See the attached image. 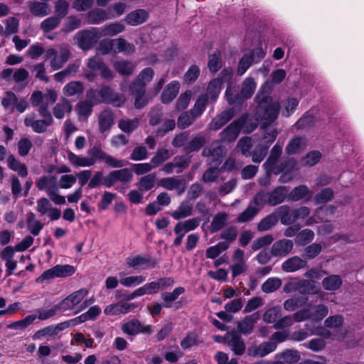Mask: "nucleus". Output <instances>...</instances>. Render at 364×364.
<instances>
[{"instance_id":"f257e3e1","label":"nucleus","mask_w":364,"mask_h":364,"mask_svg":"<svg viewBox=\"0 0 364 364\" xmlns=\"http://www.w3.org/2000/svg\"><path fill=\"white\" fill-rule=\"evenodd\" d=\"M267 102L268 97H264V101L259 102L257 112H262V119L264 121L262 126V128L264 129V134L262 137L263 144H260L259 145L268 146L269 148L276 139L278 132L274 128L267 129V127L277 118L280 105L277 102L269 104H267Z\"/></svg>"},{"instance_id":"f03ea898","label":"nucleus","mask_w":364,"mask_h":364,"mask_svg":"<svg viewBox=\"0 0 364 364\" xmlns=\"http://www.w3.org/2000/svg\"><path fill=\"white\" fill-rule=\"evenodd\" d=\"M88 291L82 288L70 294L58 304L60 311L65 312L68 310H74V313L77 314L84 310L94 302L92 299L83 301Z\"/></svg>"},{"instance_id":"7ed1b4c3","label":"nucleus","mask_w":364,"mask_h":364,"mask_svg":"<svg viewBox=\"0 0 364 364\" xmlns=\"http://www.w3.org/2000/svg\"><path fill=\"white\" fill-rule=\"evenodd\" d=\"M37 111L43 119H36V114L31 113L26 116L23 122L26 127H31L34 132L42 134L53 124V119L47 105H40Z\"/></svg>"},{"instance_id":"20e7f679","label":"nucleus","mask_w":364,"mask_h":364,"mask_svg":"<svg viewBox=\"0 0 364 364\" xmlns=\"http://www.w3.org/2000/svg\"><path fill=\"white\" fill-rule=\"evenodd\" d=\"M283 144L279 141L272 147L270 154L263 166L268 173L279 174L285 170L286 164L291 163V160L282 161L279 160L282 154Z\"/></svg>"},{"instance_id":"39448f33","label":"nucleus","mask_w":364,"mask_h":364,"mask_svg":"<svg viewBox=\"0 0 364 364\" xmlns=\"http://www.w3.org/2000/svg\"><path fill=\"white\" fill-rule=\"evenodd\" d=\"M101 38L99 28H91L90 29H83L78 31L74 40L80 48L87 51L91 49Z\"/></svg>"},{"instance_id":"423d86ee","label":"nucleus","mask_w":364,"mask_h":364,"mask_svg":"<svg viewBox=\"0 0 364 364\" xmlns=\"http://www.w3.org/2000/svg\"><path fill=\"white\" fill-rule=\"evenodd\" d=\"M87 154L90 156V159L94 161V165L99 161H103L107 166L112 168H122L126 165V162L124 160L117 159L104 152L100 145L91 146L88 149Z\"/></svg>"},{"instance_id":"0eeeda50","label":"nucleus","mask_w":364,"mask_h":364,"mask_svg":"<svg viewBox=\"0 0 364 364\" xmlns=\"http://www.w3.org/2000/svg\"><path fill=\"white\" fill-rule=\"evenodd\" d=\"M265 55L266 53L262 48H257L243 54L238 63L237 69V75L241 76L244 75L253 63L260 62L264 58Z\"/></svg>"},{"instance_id":"6e6552de","label":"nucleus","mask_w":364,"mask_h":364,"mask_svg":"<svg viewBox=\"0 0 364 364\" xmlns=\"http://www.w3.org/2000/svg\"><path fill=\"white\" fill-rule=\"evenodd\" d=\"M70 55V50L66 46L60 47L58 50L55 48H48L46 52V58H51L50 66L54 70L62 68L69 60Z\"/></svg>"},{"instance_id":"1a4fd4ad","label":"nucleus","mask_w":364,"mask_h":364,"mask_svg":"<svg viewBox=\"0 0 364 364\" xmlns=\"http://www.w3.org/2000/svg\"><path fill=\"white\" fill-rule=\"evenodd\" d=\"M248 118L247 114H242L240 118L232 122L219 134L222 142L230 143L238 137L241 128Z\"/></svg>"},{"instance_id":"9d476101","label":"nucleus","mask_w":364,"mask_h":364,"mask_svg":"<svg viewBox=\"0 0 364 364\" xmlns=\"http://www.w3.org/2000/svg\"><path fill=\"white\" fill-rule=\"evenodd\" d=\"M200 220V218L197 217L177 223L173 229L176 235V237L173 241V245L179 246L186 234L196 230L199 226Z\"/></svg>"},{"instance_id":"9b49d317","label":"nucleus","mask_w":364,"mask_h":364,"mask_svg":"<svg viewBox=\"0 0 364 364\" xmlns=\"http://www.w3.org/2000/svg\"><path fill=\"white\" fill-rule=\"evenodd\" d=\"M232 261L230 269L233 277H236L247 270V258L244 250L237 249L232 255Z\"/></svg>"},{"instance_id":"f8f14e48","label":"nucleus","mask_w":364,"mask_h":364,"mask_svg":"<svg viewBox=\"0 0 364 364\" xmlns=\"http://www.w3.org/2000/svg\"><path fill=\"white\" fill-rule=\"evenodd\" d=\"M126 264L129 267L148 269L155 267L157 261L150 256L136 255L135 257H128L126 259Z\"/></svg>"},{"instance_id":"ddd939ff","label":"nucleus","mask_w":364,"mask_h":364,"mask_svg":"<svg viewBox=\"0 0 364 364\" xmlns=\"http://www.w3.org/2000/svg\"><path fill=\"white\" fill-rule=\"evenodd\" d=\"M222 340L228 345L235 354L241 355L245 353V342L237 332H228Z\"/></svg>"},{"instance_id":"4468645a","label":"nucleus","mask_w":364,"mask_h":364,"mask_svg":"<svg viewBox=\"0 0 364 364\" xmlns=\"http://www.w3.org/2000/svg\"><path fill=\"white\" fill-rule=\"evenodd\" d=\"M294 247V243L288 239H282L274 242L271 247V255L273 257H284L289 255Z\"/></svg>"},{"instance_id":"2eb2a0df","label":"nucleus","mask_w":364,"mask_h":364,"mask_svg":"<svg viewBox=\"0 0 364 364\" xmlns=\"http://www.w3.org/2000/svg\"><path fill=\"white\" fill-rule=\"evenodd\" d=\"M158 185L168 191L177 190L178 195H181L186 191V181L180 180L176 177H166L160 179Z\"/></svg>"},{"instance_id":"dca6fc26","label":"nucleus","mask_w":364,"mask_h":364,"mask_svg":"<svg viewBox=\"0 0 364 364\" xmlns=\"http://www.w3.org/2000/svg\"><path fill=\"white\" fill-rule=\"evenodd\" d=\"M277 348V344L273 341H269L260 343L259 345L252 346L248 349V353L253 357H264L270 353L274 351Z\"/></svg>"},{"instance_id":"f3484780","label":"nucleus","mask_w":364,"mask_h":364,"mask_svg":"<svg viewBox=\"0 0 364 364\" xmlns=\"http://www.w3.org/2000/svg\"><path fill=\"white\" fill-rule=\"evenodd\" d=\"M234 108L225 109L217 114L210 124V128L213 130H218L225 124L229 122L235 116Z\"/></svg>"},{"instance_id":"a211bd4d","label":"nucleus","mask_w":364,"mask_h":364,"mask_svg":"<svg viewBox=\"0 0 364 364\" xmlns=\"http://www.w3.org/2000/svg\"><path fill=\"white\" fill-rule=\"evenodd\" d=\"M259 319L258 313H254L251 315L246 316L237 323L238 331L244 335L250 334L255 328V325Z\"/></svg>"},{"instance_id":"6ab92c4d","label":"nucleus","mask_w":364,"mask_h":364,"mask_svg":"<svg viewBox=\"0 0 364 364\" xmlns=\"http://www.w3.org/2000/svg\"><path fill=\"white\" fill-rule=\"evenodd\" d=\"M114 124V114L112 110L106 109L98 116V126L100 133L109 132Z\"/></svg>"},{"instance_id":"aec40b11","label":"nucleus","mask_w":364,"mask_h":364,"mask_svg":"<svg viewBox=\"0 0 364 364\" xmlns=\"http://www.w3.org/2000/svg\"><path fill=\"white\" fill-rule=\"evenodd\" d=\"M230 220L229 215L225 212L217 213L210 223L209 230L210 233H216L223 229V228L228 223Z\"/></svg>"},{"instance_id":"412c9836","label":"nucleus","mask_w":364,"mask_h":364,"mask_svg":"<svg viewBox=\"0 0 364 364\" xmlns=\"http://www.w3.org/2000/svg\"><path fill=\"white\" fill-rule=\"evenodd\" d=\"M72 110L73 105L71 102L64 97L53 107V114L56 119H62L67 114H70Z\"/></svg>"},{"instance_id":"4be33fe9","label":"nucleus","mask_w":364,"mask_h":364,"mask_svg":"<svg viewBox=\"0 0 364 364\" xmlns=\"http://www.w3.org/2000/svg\"><path fill=\"white\" fill-rule=\"evenodd\" d=\"M193 204L189 200H183L176 210L171 213L175 220H181L191 216L193 213Z\"/></svg>"},{"instance_id":"5701e85b","label":"nucleus","mask_w":364,"mask_h":364,"mask_svg":"<svg viewBox=\"0 0 364 364\" xmlns=\"http://www.w3.org/2000/svg\"><path fill=\"white\" fill-rule=\"evenodd\" d=\"M85 87L80 81H71L67 83L63 88V93L66 97H79L83 94Z\"/></svg>"},{"instance_id":"b1692460","label":"nucleus","mask_w":364,"mask_h":364,"mask_svg":"<svg viewBox=\"0 0 364 364\" xmlns=\"http://www.w3.org/2000/svg\"><path fill=\"white\" fill-rule=\"evenodd\" d=\"M180 89V84L174 80L166 85L161 94V102L164 104H169L177 96Z\"/></svg>"},{"instance_id":"393cba45","label":"nucleus","mask_w":364,"mask_h":364,"mask_svg":"<svg viewBox=\"0 0 364 364\" xmlns=\"http://www.w3.org/2000/svg\"><path fill=\"white\" fill-rule=\"evenodd\" d=\"M306 262L298 256L291 257L285 260L282 265V269L286 272H296L305 267Z\"/></svg>"},{"instance_id":"a878e982","label":"nucleus","mask_w":364,"mask_h":364,"mask_svg":"<svg viewBox=\"0 0 364 364\" xmlns=\"http://www.w3.org/2000/svg\"><path fill=\"white\" fill-rule=\"evenodd\" d=\"M86 19L88 23L100 24L105 21L109 19V17L107 11L96 8L87 13Z\"/></svg>"},{"instance_id":"bb28decb","label":"nucleus","mask_w":364,"mask_h":364,"mask_svg":"<svg viewBox=\"0 0 364 364\" xmlns=\"http://www.w3.org/2000/svg\"><path fill=\"white\" fill-rule=\"evenodd\" d=\"M36 187L40 191H46L48 194L49 190L58 191L56 177L50 175L40 177L36 183Z\"/></svg>"},{"instance_id":"cd10ccee","label":"nucleus","mask_w":364,"mask_h":364,"mask_svg":"<svg viewBox=\"0 0 364 364\" xmlns=\"http://www.w3.org/2000/svg\"><path fill=\"white\" fill-rule=\"evenodd\" d=\"M306 147V139L305 137L296 136L291 139L286 147V152L289 155L299 154Z\"/></svg>"},{"instance_id":"c85d7f7f","label":"nucleus","mask_w":364,"mask_h":364,"mask_svg":"<svg viewBox=\"0 0 364 364\" xmlns=\"http://www.w3.org/2000/svg\"><path fill=\"white\" fill-rule=\"evenodd\" d=\"M289 199L293 201H299L302 199L309 200L312 197V192L306 185H300L295 187L289 194Z\"/></svg>"},{"instance_id":"c756f323","label":"nucleus","mask_w":364,"mask_h":364,"mask_svg":"<svg viewBox=\"0 0 364 364\" xmlns=\"http://www.w3.org/2000/svg\"><path fill=\"white\" fill-rule=\"evenodd\" d=\"M80 65L79 62L69 64L65 69L54 74V80L59 82H63L67 78L74 77L78 71Z\"/></svg>"},{"instance_id":"7c9ffc66","label":"nucleus","mask_w":364,"mask_h":364,"mask_svg":"<svg viewBox=\"0 0 364 364\" xmlns=\"http://www.w3.org/2000/svg\"><path fill=\"white\" fill-rule=\"evenodd\" d=\"M93 103L88 100L80 101L75 106L77 114L78 120L80 122H85L91 115L92 112Z\"/></svg>"},{"instance_id":"2f4dec72","label":"nucleus","mask_w":364,"mask_h":364,"mask_svg":"<svg viewBox=\"0 0 364 364\" xmlns=\"http://www.w3.org/2000/svg\"><path fill=\"white\" fill-rule=\"evenodd\" d=\"M148 13L144 9H136L128 14L125 18L127 23L131 26H138L146 21Z\"/></svg>"},{"instance_id":"473e14b6","label":"nucleus","mask_w":364,"mask_h":364,"mask_svg":"<svg viewBox=\"0 0 364 364\" xmlns=\"http://www.w3.org/2000/svg\"><path fill=\"white\" fill-rule=\"evenodd\" d=\"M278 214L281 223L284 225H289L296 221L294 209H291L288 205L280 206Z\"/></svg>"},{"instance_id":"72a5a7b5","label":"nucleus","mask_w":364,"mask_h":364,"mask_svg":"<svg viewBox=\"0 0 364 364\" xmlns=\"http://www.w3.org/2000/svg\"><path fill=\"white\" fill-rule=\"evenodd\" d=\"M7 164L9 168L17 172L18 176L25 178L28 175V168L25 164L21 163L13 154L7 157Z\"/></svg>"},{"instance_id":"f704fd0d","label":"nucleus","mask_w":364,"mask_h":364,"mask_svg":"<svg viewBox=\"0 0 364 364\" xmlns=\"http://www.w3.org/2000/svg\"><path fill=\"white\" fill-rule=\"evenodd\" d=\"M100 28V33L101 37L102 36H114L122 33L125 26L122 22H115L105 25L102 28Z\"/></svg>"},{"instance_id":"c9c22d12","label":"nucleus","mask_w":364,"mask_h":364,"mask_svg":"<svg viewBox=\"0 0 364 364\" xmlns=\"http://www.w3.org/2000/svg\"><path fill=\"white\" fill-rule=\"evenodd\" d=\"M257 83L252 77H246L242 83L240 97L242 99L250 98L256 89Z\"/></svg>"},{"instance_id":"e433bc0d","label":"nucleus","mask_w":364,"mask_h":364,"mask_svg":"<svg viewBox=\"0 0 364 364\" xmlns=\"http://www.w3.org/2000/svg\"><path fill=\"white\" fill-rule=\"evenodd\" d=\"M156 174L151 173L140 178L136 183L139 191H148L152 189L156 183Z\"/></svg>"},{"instance_id":"4c0bfd02","label":"nucleus","mask_w":364,"mask_h":364,"mask_svg":"<svg viewBox=\"0 0 364 364\" xmlns=\"http://www.w3.org/2000/svg\"><path fill=\"white\" fill-rule=\"evenodd\" d=\"M222 87V80L219 78H214L212 80L208 87L206 93L208 95V100L210 99V101L215 102L218 99Z\"/></svg>"},{"instance_id":"58836bf2","label":"nucleus","mask_w":364,"mask_h":364,"mask_svg":"<svg viewBox=\"0 0 364 364\" xmlns=\"http://www.w3.org/2000/svg\"><path fill=\"white\" fill-rule=\"evenodd\" d=\"M68 159L75 167H90L94 165V161L90 157L77 155L73 152L68 153Z\"/></svg>"},{"instance_id":"ea45409f","label":"nucleus","mask_w":364,"mask_h":364,"mask_svg":"<svg viewBox=\"0 0 364 364\" xmlns=\"http://www.w3.org/2000/svg\"><path fill=\"white\" fill-rule=\"evenodd\" d=\"M341 277L337 274H332L325 277L322 281V287L327 291H336L342 285Z\"/></svg>"},{"instance_id":"a19ab883","label":"nucleus","mask_w":364,"mask_h":364,"mask_svg":"<svg viewBox=\"0 0 364 364\" xmlns=\"http://www.w3.org/2000/svg\"><path fill=\"white\" fill-rule=\"evenodd\" d=\"M30 11L36 16H45L50 14V9L46 2L31 1L29 3Z\"/></svg>"},{"instance_id":"79ce46f5","label":"nucleus","mask_w":364,"mask_h":364,"mask_svg":"<svg viewBox=\"0 0 364 364\" xmlns=\"http://www.w3.org/2000/svg\"><path fill=\"white\" fill-rule=\"evenodd\" d=\"M44 224L36 219V215L31 212L28 215L27 228L28 231L33 236H37L42 230Z\"/></svg>"},{"instance_id":"37998d69","label":"nucleus","mask_w":364,"mask_h":364,"mask_svg":"<svg viewBox=\"0 0 364 364\" xmlns=\"http://www.w3.org/2000/svg\"><path fill=\"white\" fill-rule=\"evenodd\" d=\"M288 193V189L284 186H279L269 193V205H276L282 203Z\"/></svg>"},{"instance_id":"c03bdc74","label":"nucleus","mask_w":364,"mask_h":364,"mask_svg":"<svg viewBox=\"0 0 364 364\" xmlns=\"http://www.w3.org/2000/svg\"><path fill=\"white\" fill-rule=\"evenodd\" d=\"M223 154L224 148L221 145H219L218 143H213L209 146L205 147L202 152L203 156L206 157L212 156L216 161L222 158Z\"/></svg>"},{"instance_id":"a18cd8bd","label":"nucleus","mask_w":364,"mask_h":364,"mask_svg":"<svg viewBox=\"0 0 364 364\" xmlns=\"http://www.w3.org/2000/svg\"><path fill=\"white\" fill-rule=\"evenodd\" d=\"M114 68L120 75L129 76L133 73L135 65L131 61L119 60L114 63Z\"/></svg>"},{"instance_id":"49530a36","label":"nucleus","mask_w":364,"mask_h":364,"mask_svg":"<svg viewBox=\"0 0 364 364\" xmlns=\"http://www.w3.org/2000/svg\"><path fill=\"white\" fill-rule=\"evenodd\" d=\"M328 313V308L325 304H318L310 309L311 320L319 322L324 318Z\"/></svg>"},{"instance_id":"de8ad7c7","label":"nucleus","mask_w":364,"mask_h":364,"mask_svg":"<svg viewBox=\"0 0 364 364\" xmlns=\"http://www.w3.org/2000/svg\"><path fill=\"white\" fill-rule=\"evenodd\" d=\"M185 292V289L182 287H176L172 292H163L161 294V297L163 301L166 302L164 304V307L170 308L171 303L176 301L178 296Z\"/></svg>"},{"instance_id":"09e8293b","label":"nucleus","mask_w":364,"mask_h":364,"mask_svg":"<svg viewBox=\"0 0 364 364\" xmlns=\"http://www.w3.org/2000/svg\"><path fill=\"white\" fill-rule=\"evenodd\" d=\"M278 217L275 213L267 215L257 225V230L264 232L272 229L277 225Z\"/></svg>"},{"instance_id":"8fccbe9b","label":"nucleus","mask_w":364,"mask_h":364,"mask_svg":"<svg viewBox=\"0 0 364 364\" xmlns=\"http://www.w3.org/2000/svg\"><path fill=\"white\" fill-rule=\"evenodd\" d=\"M282 282L278 277L268 278L261 286V289L266 294L276 291L282 286Z\"/></svg>"},{"instance_id":"3c124183","label":"nucleus","mask_w":364,"mask_h":364,"mask_svg":"<svg viewBox=\"0 0 364 364\" xmlns=\"http://www.w3.org/2000/svg\"><path fill=\"white\" fill-rule=\"evenodd\" d=\"M259 211V208H257L250 203L247 208L237 216V220L240 223L250 221L257 215Z\"/></svg>"},{"instance_id":"603ef678","label":"nucleus","mask_w":364,"mask_h":364,"mask_svg":"<svg viewBox=\"0 0 364 364\" xmlns=\"http://www.w3.org/2000/svg\"><path fill=\"white\" fill-rule=\"evenodd\" d=\"M207 94L201 95L195 102L193 107L190 110L197 118L202 115L208 105Z\"/></svg>"},{"instance_id":"864d4df0","label":"nucleus","mask_w":364,"mask_h":364,"mask_svg":"<svg viewBox=\"0 0 364 364\" xmlns=\"http://www.w3.org/2000/svg\"><path fill=\"white\" fill-rule=\"evenodd\" d=\"M229 245L226 242H219L215 245L211 246L206 250L205 255L207 258L215 259L219 256L223 251L228 250Z\"/></svg>"},{"instance_id":"5fc2aeb1","label":"nucleus","mask_w":364,"mask_h":364,"mask_svg":"<svg viewBox=\"0 0 364 364\" xmlns=\"http://www.w3.org/2000/svg\"><path fill=\"white\" fill-rule=\"evenodd\" d=\"M101 102H112L117 100V94L107 85H103L98 90Z\"/></svg>"},{"instance_id":"6e6d98bb","label":"nucleus","mask_w":364,"mask_h":364,"mask_svg":"<svg viewBox=\"0 0 364 364\" xmlns=\"http://www.w3.org/2000/svg\"><path fill=\"white\" fill-rule=\"evenodd\" d=\"M122 330L124 333L130 336H135L139 333L141 330V322L137 319H132L124 323Z\"/></svg>"},{"instance_id":"4d7b16f0","label":"nucleus","mask_w":364,"mask_h":364,"mask_svg":"<svg viewBox=\"0 0 364 364\" xmlns=\"http://www.w3.org/2000/svg\"><path fill=\"white\" fill-rule=\"evenodd\" d=\"M61 21L62 20L60 19L58 16H50L41 22V29L44 33H48L50 31L56 28L60 24Z\"/></svg>"},{"instance_id":"13d9d810","label":"nucleus","mask_w":364,"mask_h":364,"mask_svg":"<svg viewBox=\"0 0 364 364\" xmlns=\"http://www.w3.org/2000/svg\"><path fill=\"white\" fill-rule=\"evenodd\" d=\"M119 128L126 133H131L134 131L139 126V119H122L119 121Z\"/></svg>"},{"instance_id":"bf43d9fd","label":"nucleus","mask_w":364,"mask_h":364,"mask_svg":"<svg viewBox=\"0 0 364 364\" xmlns=\"http://www.w3.org/2000/svg\"><path fill=\"white\" fill-rule=\"evenodd\" d=\"M19 20L16 17H9L5 21L4 35L8 37L12 34H15L18 31Z\"/></svg>"},{"instance_id":"052dcab7","label":"nucleus","mask_w":364,"mask_h":364,"mask_svg":"<svg viewBox=\"0 0 364 364\" xmlns=\"http://www.w3.org/2000/svg\"><path fill=\"white\" fill-rule=\"evenodd\" d=\"M208 66L210 71L214 73L220 69L222 67V59L220 51L217 50L209 55Z\"/></svg>"},{"instance_id":"680f3d73","label":"nucleus","mask_w":364,"mask_h":364,"mask_svg":"<svg viewBox=\"0 0 364 364\" xmlns=\"http://www.w3.org/2000/svg\"><path fill=\"white\" fill-rule=\"evenodd\" d=\"M114 46H116L119 53L131 54L135 50V46L132 43H127V41L122 38L114 39Z\"/></svg>"},{"instance_id":"e2e57ef3","label":"nucleus","mask_w":364,"mask_h":364,"mask_svg":"<svg viewBox=\"0 0 364 364\" xmlns=\"http://www.w3.org/2000/svg\"><path fill=\"white\" fill-rule=\"evenodd\" d=\"M280 314L281 308L279 306L270 307L263 314V321L267 323H275Z\"/></svg>"},{"instance_id":"0e129e2a","label":"nucleus","mask_w":364,"mask_h":364,"mask_svg":"<svg viewBox=\"0 0 364 364\" xmlns=\"http://www.w3.org/2000/svg\"><path fill=\"white\" fill-rule=\"evenodd\" d=\"M196 119L197 117L190 110L184 112L178 119V127L181 129H186L191 126Z\"/></svg>"},{"instance_id":"69168bd1","label":"nucleus","mask_w":364,"mask_h":364,"mask_svg":"<svg viewBox=\"0 0 364 364\" xmlns=\"http://www.w3.org/2000/svg\"><path fill=\"white\" fill-rule=\"evenodd\" d=\"M206 139L203 136L193 138L185 146L187 153L198 151L205 143Z\"/></svg>"},{"instance_id":"338daca9","label":"nucleus","mask_w":364,"mask_h":364,"mask_svg":"<svg viewBox=\"0 0 364 364\" xmlns=\"http://www.w3.org/2000/svg\"><path fill=\"white\" fill-rule=\"evenodd\" d=\"M200 68L197 65H193L190 66L184 75V77H183L184 83H186L187 85H191V84L194 83L196 81V80L198 78V77L200 75Z\"/></svg>"},{"instance_id":"774afa93","label":"nucleus","mask_w":364,"mask_h":364,"mask_svg":"<svg viewBox=\"0 0 364 364\" xmlns=\"http://www.w3.org/2000/svg\"><path fill=\"white\" fill-rule=\"evenodd\" d=\"M323 249L321 243H312L305 247L303 257L305 259H311L318 256Z\"/></svg>"}]
</instances>
